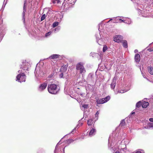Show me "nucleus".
Returning a JSON list of instances; mask_svg holds the SVG:
<instances>
[{
  "label": "nucleus",
  "mask_w": 153,
  "mask_h": 153,
  "mask_svg": "<svg viewBox=\"0 0 153 153\" xmlns=\"http://www.w3.org/2000/svg\"><path fill=\"white\" fill-rule=\"evenodd\" d=\"M48 92L52 94H56L59 90L57 85L52 84H49L48 85Z\"/></svg>",
  "instance_id": "1"
},
{
  "label": "nucleus",
  "mask_w": 153,
  "mask_h": 153,
  "mask_svg": "<svg viewBox=\"0 0 153 153\" xmlns=\"http://www.w3.org/2000/svg\"><path fill=\"white\" fill-rule=\"evenodd\" d=\"M137 10L138 12L142 14V16L144 17H148L149 15L148 14L147 10H145L143 8V6L142 4H137Z\"/></svg>",
  "instance_id": "2"
},
{
  "label": "nucleus",
  "mask_w": 153,
  "mask_h": 153,
  "mask_svg": "<svg viewBox=\"0 0 153 153\" xmlns=\"http://www.w3.org/2000/svg\"><path fill=\"white\" fill-rule=\"evenodd\" d=\"M18 72L19 74L16 76V81L20 82H25L26 80V76L24 73L23 72L22 70H19Z\"/></svg>",
  "instance_id": "3"
},
{
  "label": "nucleus",
  "mask_w": 153,
  "mask_h": 153,
  "mask_svg": "<svg viewBox=\"0 0 153 153\" xmlns=\"http://www.w3.org/2000/svg\"><path fill=\"white\" fill-rule=\"evenodd\" d=\"M83 65L84 64L81 62H79L76 65V69L79 71V73L80 74H83L86 72V70Z\"/></svg>",
  "instance_id": "4"
},
{
  "label": "nucleus",
  "mask_w": 153,
  "mask_h": 153,
  "mask_svg": "<svg viewBox=\"0 0 153 153\" xmlns=\"http://www.w3.org/2000/svg\"><path fill=\"white\" fill-rule=\"evenodd\" d=\"M110 98V97L108 96L104 98L98 99L96 100L98 104H103L108 101Z\"/></svg>",
  "instance_id": "5"
},
{
  "label": "nucleus",
  "mask_w": 153,
  "mask_h": 153,
  "mask_svg": "<svg viewBox=\"0 0 153 153\" xmlns=\"http://www.w3.org/2000/svg\"><path fill=\"white\" fill-rule=\"evenodd\" d=\"M30 64L27 62H24L22 63V64L21 66V68L24 71L27 70L28 68V66Z\"/></svg>",
  "instance_id": "6"
},
{
  "label": "nucleus",
  "mask_w": 153,
  "mask_h": 153,
  "mask_svg": "<svg viewBox=\"0 0 153 153\" xmlns=\"http://www.w3.org/2000/svg\"><path fill=\"white\" fill-rule=\"evenodd\" d=\"M123 39L122 36L120 35H117L115 36L114 38V40L115 42L119 43L122 41Z\"/></svg>",
  "instance_id": "7"
},
{
  "label": "nucleus",
  "mask_w": 153,
  "mask_h": 153,
  "mask_svg": "<svg viewBox=\"0 0 153 153\" xmlns=\"http://www.w3.org/2000/svg\"><path fill=\"white\" fill-rule=\"evenodd\" d=\"M47 83H44L40 85L38 88V90L39 91H42L44 90L47 87Z\"/></svg>",
  "instance_id": "8"
},
{
  "label": "nucleus",
  "mask_w": 153,
  "mask_h": 153,
  "mask_svg": "<svg viewBox=\"0 0 153 153\" xmlns=\"http://www.w3.org/2000/svg\"><path fill=\"white\" fill-rule=\"evenodd\" d=\"M94 75L92 73H90L88 76L87 80L89 82H92L94 81Z\"/></svg>",
  "instance_id": "9"
},
{
  "label": "nucleus",
  "mask_w": 153,
  "mask_h": 153,
  "mask_svg": "<svg viewBox=\"0 0 153 153\" xmlns=\"http://www.w3.org/2000/svg\"><path fill=\"white\" fill-rule=\"evenodd\" d=\"M76 0H64L62 5H63L65 2H67L68 4L74 5L75 4Z\"/></svg>",
  "instance_id": "10"
},
{
  "label": "nucleus",
  "mask_w": 153,
  "mask_h": 153,
  "mask_svg": "<svg viewBox=\"0 0 153 153\" xmlns=\"http://www.w3.org/2000/svg\"><path fill=\"white\" fill-rule=\"evenodd\" d=\"M96 132V130L95 129L92 128L89 134V136L90 137H91L94 135Z\"/></svg>",
  "instance_id": "11"
},
{
  "label": "nucleus",
  "mask_w": 153,
  "mask_h": 153,
  "mask_svg": "<svg viewBox=\"0 0 153 153\" xmlns=\"http://www.w3.org/2000/svg\"><path fill=\"white\" fill-rule=\"evenodd\" d=\"M61 143H60V141L57 143L55 149L54 151V153H57L58 152L61 151V149H59V147H58V146Z\"/></svg>",
  "instance_id": "12"
},
{
  "label": "nucleus",
  "mask_w": 153,
  "mask_h": 153,
  "mask_svg": "<svg viewBox=\"0 0 153 153\" xmlns=\"http://www.w3.org/2000/svg\"><path fill=\"white\" fill-rule=\"evenodd\" d=\"M116 80L115 79V78H114L113 82L111 83V87L112 89H114L115 86L116 85Z\"/></svg>",
  "instance_id": "13"
},
{
  "label": "nucleus",
  "mask_w": 153,
  "mask_h": 153,
  "mask_svg": "<svg viewBox=\"0 0 153 153\" xmlns=\"http://www.w3.org/2000/svg\"><path fill=\"white\" fill-rule=\"evenodd\" d=\"M135 60L136 62H138L140 60V56L139 54H137L135 55Z\"/></svg>",
  "instance_id": "14"
},
{
  "label": "nucleus",
  "mask_w": 153,
  "mask_h": 153,
  "mask_svg": "<svg viewBox=\"0 0 153 153\" xmlns=\"http://www.w3.org/2000/svg\"><path fill=\"white\" fill-rule=\"evenodd\" d=\"M26 1H25V2L24 4V5L23 7V12L22 13V18L24 20V22H25V13L26 12V7L25 6V4Z\"/></svg>",
  "instance_id": "15"
},
{
  "label": "nucleus",
  "mask_w": 153,
  "mask_h": 153,
  "mask_svg": "<svg viewBox=\"0 0 153 153\" xmlns=\"http://www.w3.org/2000/svg\"><path fill=\"white\" fill-rule=\"evenodd\" d=\"M149 105V103L148 102L143 101L142 102V107L144 108H146Z\"/></svg>",
  "instance_id": "16"
},
{
  "label": "nucleus",
  "mask_w": 153,
  "mask_h": 153,
  "mask_svg": "<svg viewBox=\"0 0 153 153\" xmlns=\"http://www.w3.org/2000/svg\"><path fill=\"white\" fill-rule=\"evenodd\" d=\"M96 39H97V42L98 43V44L100 45L101 44H100V43L98 42V41L99 40H101V36L100 34H96L95 35Z\"/></svg>",
  "instance_id": "17"
},
{
  "label": "nucleus",
  "mask_w": 153,
  "mask_h": 153,
  "mask_svg": "<svg viewBox=\"0 0 153 153\" xmlns=\"http://www.w3.org/2000/svg\"><path fill=\"white\" fill-rule=\"evenodd\" d=\"M153 128V123H149L145 127V128L147 129H149L150 128Z\"/></svg>",
  "instance_id": "18"
},
{
  "label": "nucleus",
  "mask_w": 153,
  "mask_h": 153,
  "mask_svg": "<svg viewBox=\"0 0 153 153\" xmlns=\"http://www.w3.org/2000/svg\"><path fill=\"white\" fill-rule=\"evenodd\" d=\"M147 69L149 73L151 75H153V68L150 66L148 67Z\"/></svg>",
  "instance_id": "19"
},
{
  "label": "nucleus",
  "mask_w": 153,
  "mask_h": 153,
  "mask_svg": "<svg viewBox=\"0 0 153 153\" xmlns=\"http://www.w3.org/2000/svg\"><path fill=\"white\" fill-rule=\"evenodd\" d=\"M59 55L58 54H53L49 58L51 59H56L58 58Z\"/></svg>",
  "instance_id": "20"
},
{
  "label": "nucleus",
  "mask_w": 153,
  "mask_h": 153,
  "mask_svg": "<svg viewBox=\"0 0 153 153\" xmlns=\"http://www.w3.org/2000/svg\"><path fill=\"white\" fill-rule=\"evenodd\" d=\"M123 46L125 48H127L128 47L127 42L126 41H124L123 42Z\"/></svg>",
  "instance_id": "21"
},
{
  "label": "nucleus",
  "mask_w": 153,
  "mask_h": 153,
  "mask_svg": "<svg viewBox=\"0 0 153 153\" xmlns=\"http://www.w3.org/2000/svg\"><path fill=\"white\" fill-rule=\"evenodd\" d=\"M125 125V122L124 120H122L120 124V126L121 127L124 126Z\"/></svg>",
  "instance_id": "22"
},
{
  "label": "nucleus",
  "mask_w": 153,
  "mask_h": 153,
  "mask_svg": "<svg viewBox=\"0 0 153 153\" xmlns=\"http://www.w3.org/2000/svg\"><path fill=\"white\" fill-rule=\"evenodd\" d=\"M67 69V67L66 65H65L64 67H62L61 68L60 70L62 71H65Z\"/></svg>",
  "instance_id": "23"
},
{
  "label": "nucleus",
  "mask_w": 153,
  "mask_h": 153,
  "mask_svg": "<svg viewBox=\"0 0 153 153\" xmlns=\"http://www.w3.org/2000/svg\"><path fill=\"white\" fill-rule=\"evenodd\" d=\"M142 105V102L140 101L138 102L136 104V107L137 108H139Z\"/></svg>",
  "instance_id": "24"
},
{
  "label": "nucleus",
  "mask_w": 153,
  "mask_h": 153,
  "mask_svg": "<svg viewBox=\"0 0 153 153\" xmlns=\"http://www.w3.org/2000/svg\"><path fill=\"white\" fill-rule=\"evenodd\" d=\"M125 21L126 22H125V23H127L128 24H130L131 22V19L129 18L127 19L126 20H125Z\"/></svg>",
  "instance_id": "25"
},
{
  "label": "nucleus",
  "mask_w": 153,
  "mask_h": 153,
  "mask_svg": "<svg viewBox=\"0 0 153 153\" xmlns=\"http://www.w3.org/2000/svg\"><path fill=\"white\" fill-rule=\"evenodd\" d=\"M93 123V120L91 119H89L88 121V124L89 126L91 125Z\"/></svg>",
  "instance_id": "26"
},
{
  "label": "nucleus",
  "mask_w": 153,
  "mask_h": 153,
  "mask_svg": "<svg viewBox=\"0 0 153 153\" xmlns=\"http://www.w3.org/2000/svg\"><path fill=\"white\" fill-rule=\"evenodd\" d=\"M59 24L58 22H54L53 24V27L57 26Z\"/></svg>",
  "instance_id": "27"
},
{
  "label": "nucleus",
  "mask_w": 153,
  "mask_h": 153,
  "mask_svg": "<svg viewBox=\"0 0 153 153\" xmlns=\"http://www.w3.org/2000/svg\"><path fill=\"white\" fill-rule=\"evenodd\" d=\"M107 47L105 45H104L103 48V52H105L107 49Z\"/></svg>",
  "instance_id": "28"
},
{
  "label": "nucleus",
  "mask_w": 153,
  "mask_h": 153,
  "mask_svg": "<svg viewBox=\"0 0 153 153\" xmlns=\"http://www.w3.org/2000/svg\"><path fill=\"white\" fill-rule=\"evenodd\" d=\"M60 27H57L54 30V32H55V31H59V30L60 29Z\"/></svg>",
  "instance_id": "29"
},
{
  "label": "nucleus",
  "mask_w": 153,
  "mask_h": 153,
  "mask_svg": "<svg viewBox=\"0 0 153 153\" xmlns=\"http://www.w3.org/2000/svg\"><path fill=\"white\" fill-rule=\"evenodd\" d=\"M99 114V112L98 111H97L95 114V117L96 119V120H97L98 119V115Z\"/></svg>",
  "instance_id": "30"
},
{
  "label": "nucleus",
  "mask_w": 153,
  "mask_h": 153,
  "mask_svg": "<svg viewBox=\"0 0 153 153\" xmlns=\"http://www.w3.org/2000/svg\"><path fill=\"white\" fill-rule=\"evenodd\" d=\"M45 14L43 15L41 17V21H42L43 20L45 19Z\"/></svg>",
  "instance_id": "31"
},
{
  "label": "nucleus",
  "mask_w": 153,
  "mask_h": 153,
  "mask_svg": "<svg viewBox=\"0 0 153 153\" xmlns=\"http://www.w3.org/2000/svg\"><path fill=\"white\" fill-rule=\"evenodd\" d=\"M51 32H49L45 34V36L46 37H48V36H49L51 34Z\"/></svg>",
  "instance_id": "32"
},
{
  "label": "nucleus",
  "mask_w": 153,
  "mask_h": 153,
  "mask_svg": "<svg viewBox=\"0 0 153 153\" xmlns=\"http://www.w3.org/2000/svg\"><path fill=\"white\" fill-rule=\"evenodd\" d=\"M88 105H82V109H83V108L85 109L87 108L88 107Z\"/></svg>",
  "instance_id": "33"
},
{
  "label": "nucleus",
  "mask_w": 153,
  "mask_h": 153,
  "mask_svg": "<svg viewBox=\"0 0 153 153\" xmlns=\"http://www.w3.org/2000/svg\"><path fill=\"white\" fill-rule=\"evenodd\" d=\"M119 19H117V18L115 19L114 20V21H113V22L114 23H117L118 22H119Z\"/></svg>",
  "instance_id": "34"
},
{
  "label": "nucleus",
  "mask_w": 153,
  "mask_h": 153,
  "mask_svg": "<svg viewBox=\"0 0 153 153\" xmlns=\"http://www.w3.org/2000/svg\"><path fill=\"white\" fill-rule=\"evenodd\" d=\"M52 2L53 3H58L59 2V0H53Z\"/></svg>",
  "instance_id": "35"
},
{
  "label": "nucleus",
  "mask_w": 153,
  "mask_h": 153,
  "mask_svg": "<svg viewBox=\"0 0 153 153\" xmlns=\"http://www.w3.org/2000/svg\"><path fill=\"white\" fill-rule=\"evenodd\" d=\"M74 140L72 139H69L68 140L67 142V143H68V144H69L70 143H71V142H73L74 141Z\"/></svg>",
  "instance_id": "36"
},
{
  "label": "nucleus",
  "mask_w": 153,
  "mask_h": 153,
  "mask_svg": "<svg viewBox=\"0 0 153 153\" xmlns=\"http://www.w3.org/2000/svg\"><path fill=\"white\" fill-rule=\"evenodd\" d=\"M74 140L72 139H69L68 140L67 142V143H68V144H69L70 143H71V142H73L74 141Z\"/></svg>",
  "instance_id": "37"
},
{
  "label": "nucleus",
  "mask_w": 153,
  "mask_h": 153,
  "mask_svg": "<svg viewBox=\"0 0 153 153\" xmlns=\"http://www.w3.org/2000/svg\"><path fill=\"white\" fill-rule=\"evenodd\" d=\"M135 153H144V152L143 150H141V151H137Z\"/></svg>",
  "instance_id": "38"
},
{
  "label": "nucleus",
  "mask_w": 153,
  "mask_h": 153,
  "mask_svg": "<svg viewBox=\"0 0 153 153\" xmlns=\"http://www.w3.org/2000/svg\"><path fill=\"white\" fill-rule=\"evenodd\" d=\"M7 0H4V2H3V4L2 6V7L4 6V7H5V5L7 3Z\"/></svg>",
  "instance_id": "39"
},
{
  "label": "nucleus",
  "mask_w": 153,
  "mask_h": 153,
  "mask_svg": "<svg viewBox=\"0 0 153 153\" xmlns=\"http://www.w3.org/2000/svg\"><path fill=\"white\" fill-rule=\"evenodd\" d=\"M149 2V4H152L153 3V0H147Z\"/></svg>",
  "instance_id": "40"
},
{
  "label": "nucleus",
  "mask_w": 153,
  "mask_h": 153,
  "mask_svg": "<svg viewBox=\"0 0 153 153\" xmlns=\"http://www.w3.org/2000/svg\"><path fill=\"white\" fill-rule=\"evenodd\" d=\"M119 21L120 23L124 22V20H122V19H119Z\"/></svg>",
  "instance_id": "41"
},
{
  "label": "nucleus",
  "mask_w": 153,
  "mask_h": 153,
  "mask_svg": "<svg viewBox=\"0 0 153 153\" xmlns=\"http://www.w3.org/2000/svg\"><path fill=\"white\" fill-rule=\"evenodd\" d=\"M148 50L150 52L152 51H153V48H150L148 49Z\"/></svg>",
  "instance_id": "42"
},
{
  "label": "nucleus",
  "mask_w": 153,
  "mask_h": 153,
  "mask_svg": "<svg viewBox=\"0 0 153 153\" xmlns=\"http://www.w3.org/2000/svg\"><path fill=\"white\" fill-rule=\"evenodd\" d=\"M63 74L62 73H61L60 75H59V77H60V78H62L63 77Z\"/></svg>",
  "instance_id": "43"
},
{
  "label": "nucleus",
  "mask_w": 153,
  "mask_h": 153,
  "mask_svg": "<svg viewBox=\"0 0 153 153\" xmlns=\"http://www.w3.org/2000/svg\"><path fill=\"white\" fill-rule=\"evenodd\" d=\"M150 122H153V118H150L149 119Z\"/></svg>",
  "instance_id": "44"
},
{
  "label": "nucleus",
  "mask_w": 153,
  "mask_h": 153,
  "mask_svg": "<svg viewBox=\"0 0 153 153\" xmlns=\"http://www.w3.org/2000/svg\"><path fill=\"white\" fill-rule=\"evenodd\" d=\"M126 149H125V148H122L121 149V150L120 151V152L121 151H125V150H126Z\"/></svg>",
  "instance_id": "45"
},
{
  "label": "nucleus",
  "mask_w": 153,
  "mask_h": 153,
  "mask_svg": "<svg viewBox=\"0 0 153 153\" xmlns=\"http://www.w3.org/2000/svg\"><path fill=\"white\" fill-rule=\"evenodd\" d=\"M102 26V25L101 24H99V31H100V26Z\"/></svg>",
  "instance_id": "46"
},
{
  "label": "nucleus",
  "mask_w": 153,
  "mask_h": 153,
  "mask_svg": "<svg viewBox=\"0 0 153 153\" xmlns=\"http://www.w3.org/2000/svg\"><path fill=\"white\" fill-rule=\"evenodd\" d=\"M112 148L113 149V150L114 151H116V150H117V149H116L115 147H112Z\"/></svg>",
  "instance_id": "47"
},
{
  "label": "nucleus",
  "mask_w": 153,
  "mask_h": 153,
  "mask_svg": "<svg viewBox=\"0 0 153 153\" xmlns=\"http://www.w3.org/2000/svg\"><path fill=\"white\" fill-rule=\"evenodd\" d=\"M122 153V152H121L118 151V150H117L115 153Z\"/></svg>",
  "instance_id": "48"
},
{
  "label": "nucleus",
  "mask_w": 153,
  "mask_h": 153,
  "mask_svg": "<svg viewBox=\"0 0 153 153\" xmlns=\"http://www.w3.org/2000/svg\"><path fill=\"white\" fill-rule=\"evenodd\" d=\"M118 93H123L124 92L123 91H122V92H121V91H118Z\"/></svg>",
  "instance_id": "49"
},
{
  "label": "nucleus",
  "mask_w": 153,
  "mask_h": 153,
  "mask_svg": "<svg viewBox=\"0 0 153 153\" xmlns=\"http://www.w3.org/2000/svg\"><path fill=\"white\" fill-rule=\"evenodd\" d=\"M75 129H76V128H75L74 129H73V130H72V131L71 132V133H72V132H73L74 131H75Z\"/></svg>",
  "instance_id": "50"
},
{
  "label": "nucleus",
  "mask_w": 153,
  "mask_h": 153,
  "mask_svg": "<svg viewBox=\"0 0 153 153\" xmlns=\"http://www.w3.org/2000/svg\"><path fill=\"white\" fill-rule=\"evenodd\" d=\"M110 143V137H109V139H108V146H109Z\"/></svg>",
  "instance_id": "51"
},
{
  "label": "nucleus",
  "mask_w": 153,
  "mask_h": 153,
  "mask_svg": "<svg viewBox=\"0 0 153 153\" xmlns=\"http://www.w3.org/2000/svg\"><path fill=\"white\" fill-rule=\"evenodd\" d=\"M134 52L135 53H137L138 52V50H135Z\"/></svg>",
  "instance_id": "52"
},
{
  "label": "nucleus",
  "mask_w": 153,
  "mask_h": 153,
  "mask_svg": "<svg viewBox=\"0 0 153 153\" xmlns=\"http://www.w3.org/2000/svg\"><path fill=\"white\" fill-rule=\"evenodd\" d=\"M134 113H135L134 112H133L131 113V114H134Z\"/></svg>",
  "instance_id": "53"
},
{
  "label": "nucleus",
  "mask_w": 153,
  "mask_h": 153,
  "mask_svg": "<svg viewBox=\"0 0 153 153\" xmlns=\"http://www.w3.org/2000/svg\"><path fill=\"white\" fill-rule=\"evenodd\" d=\"M63 152H65V148H64L63 149Z\"/></svg>",
  "instance_id": "54"
},
{
  "label": "nucleus",
  "mask_w": 153,
  "mask_h": 153,
  "mask_svg": "<svg viewBox=\"0 0 153 153\" xmlns=\"http://www.w3.org/2000/svg\"><path fill=\"white\" fill-rule=\"evenodd\" d=\"M112 20V19H110L109 22L111 20Z\"/></svg>",
  "instance_id": "55"
},
{
  "label": "nucleus",
  "mask_w": 153,
  "mask_h": 153,
  "mask_svg": "<svg viewBox=\"0 0 153 153\" xmlns=\"http://www.w3.org/2000/svg\"><path fill=\"white\" fill-rule=\"evenodd\" d=\"M143 76L144 78H145V77L144 76V75H143Z\"/></svg>",
  "instance_id": "56"
},
{
  "label": "nucleus",
  "mask_w": 153,
  "mask_h": 153,
  "mask_svg": "<svg viewBox=\"0 0 153 153\" xmlns=\"http://www.w3.org/2000/svg\"><path fill=\"white\" fill-rule=\"evenodd\" d=\"M117 149H119V148H117Z\"/></svg>",
  "instance_id": "57"
}]
</instances>
